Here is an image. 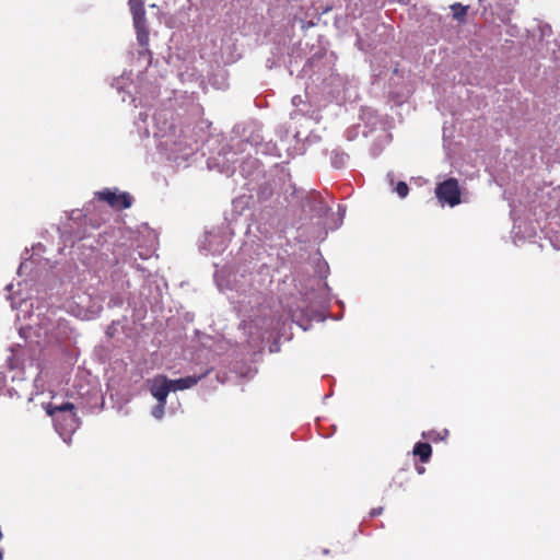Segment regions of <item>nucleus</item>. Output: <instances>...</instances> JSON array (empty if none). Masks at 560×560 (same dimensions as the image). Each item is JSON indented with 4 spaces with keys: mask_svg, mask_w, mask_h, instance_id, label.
<instances>
[{
    "mask_svg": "<svg viewBox=\"0 0 560 560\" xmlns=\"http://www.w3.org/2000/svg\"><path fill=\"white\" fill-rule=\"evenodd\" d=\"M142 233H145V246L142 247L139 244L137 255L139 258L145 260L149 259L152 256L153 252L155 250L158 237L155 232L150 230L148 226H144Z\"/></svg>",
    "mask_w": 560,
    "mask_h": 560,
    "instance_id": "nucleus-17",
    "label": "nucleus"
},
{
    "mask_svg": "<svg viewBox=\"0 0 560 560\" xmlns=\"http://www.w3.org/2000/svg\"><path fill=\"white\" fill-rule=\"evenodd\" d=\"M229 240L224 229L212 230L200 241L199 248L212 255L221 254L226 248Z\"/></svg>",
    "mask_w": 560,
    "mask_h": 560,
    "instance_id": "nucleus-11",
    "label": "nucleus"
},
{
    "mask_svg": "<svg viewBox=\"0 0 560 560\" xmlns=\"http://www.w3.org/2000/svg\"><path fill=\"white\" fill-rule=\"evenodd\" d=\"M328 272V265L326 262H323L318 266V277L319 279L316 280L318 290H311V291H303L301 292L302 299H301V305L299 304L295 310H290V314L292 319L300 325L304 330L307 329V326L303 325L299 322V319H324L322 308L325 306V304L328 301V292L329 287L326 282L322 283V280L327 277Z\"/></svg>",
    "mask_w": 560,
    "mask_h": 560,
    "instance_id": "nucleus-5",
    "label": "nucleus"
},
{
    "mask_svg": "<svg viewBox=\"0 0 560 560\" xmlns=\"http://www.w3.org/2000/svg\"><path fill=\"white\" fill-rule=\"evenodd\" d=\"M292 105L295 109L291 113L290 118L296 122L305 121L318 124L320 115L317 108L306 103L301 95L292 97Z\"/></svg>",
    "mask_w": 560,
    "mask_h": 560,
    "instance_id": "nucleus-12",
    "label": "nucleus"
},
{
    "mask_svg": "<svg viewBox=\"0 0 560 560\" xmlns=\"http://www.w3.org/2000/svg\"><path fill=\"white\" fill-rule=\"evenodd\" d=\"M11 354L7 359L8 373L0 372V395H7L10 398H21L30 389V384L25 381L24 374L26 365L21 361L20 352L22 347L16 345L12 347Z\"/></svg>",
    "mask_w": 560,
    "mask_h": 560,
    "instance_id": "nucleus-7",
    "label": "nucleus"
},
{
    "mask_svg": "<svg viewBox=\"0 0 560 560\" xmlns=\"http://www.w3.org/2000/svg\"><path fill=\"white\" fill-rule=\"evenodd\" d=\"M435 196L442 205L457 206L460 202V190L457 179L448 178L440 183L435 188Z\"/></svg>",
    "mask_w": 560,
    "mask_h": 560,
    "instance_id": "nucleus-13",
    "label": "nucleus"
},
{
    "mask_svg": "<svg viewBox=\"0 0 560 560\" xmlns=\"http://www.w3.org/2000/svg\"><path fill=\"white\" fill-rule=\"evenodd\" d=\"M12 288H13V285H12V284H8V285H7V290H8V291H11V290H12Z\"/></svg>",
    "mask_w": 560,
    "mask_h": 560,
    "instance_id": "nucleus-36",
    "label": "nucleus"
},
{
    "mask_svg": "<svg viewBox=\"0 0 560 560\" xmlns=\"http://www.w3.org/2000/svg\"><path fill=\"white\" fill-rule=\"evenodd\" d=\"M400 2H408V0H399Z\"/></svg>",
    "mask_w": 560,
    "mask_h": 560,
    "instance_id": "nucleus-41",
    "label": "nucleus"
},
{
    "mask_svg": "<svg viewBox=\"0 0 560 560\" xmlns=\"http://www.w3.org/2000/svg\"><path fill=\"white\" fill-rule=\"evenodd\" d=\"M112 278V292L109 306H119L122 304L124 298L122 293L129 287V281L126 278V273H124L118 267L115 268L110 275Z\"/></svg>",
    "mask_w": 560,
    "mask_h": 560,
    "instance_id": "nucleus-15",
    "label": "nucleus"
},
{
    "mask_svg": "<svg viewBox=\"0 0 560 560\" xmlns=\"http://www.w3.org/2000/svg\"><path fill=\"white\" fill-rule=\"evenodd\" d=\"M114 255L116 258V265H129L130 267L144 272V268L137 264V257L135 256L133 250L122 248V246H117V248L114 250Z\"/></svg>",
    "mask_w": 560,
    "mask_h": 560,
    "instance_id": "nucleus-18",
    "label": "nucleus"
},
{
    "mask_svg": "<svg viewBox=\"0 0 560 560\" xmlns=\"http://www.w3.org/2000/svg\"><path fill=\"white\" fill-rule=\"evenodd\" d=\"M300 22H301V27H302L303 30L308 28V27H312V26H314V25H315V22H314L313 20L307 21V22H305L304 20H300Z\"/></svg>",
    "mask_w": 560,
    "mask_h": 560,
    "instance_id": "nucleus-27",
    "label": "nucleus"
},
{
    "mask_svg": "<svg viewBox=\"0 0 560 560\" xmlns=\"http://www.w3.org/2000/svg\"><path fill=\"white\" fill-rule=\"evenodd\" d=\"M98 200L105 201L116 210L130 208L132 205V197L130 194L120 191L118 188L104 189L95 194Z\"/></svg>",
    "mask_w": 560,
    "mask_h": 560,
    "instance_id": "nucleus-14",
    "label": "nucleus"
},
{
    "mask_svg": "<svg viewBox=\"0 0 560 560\" xmlns=\"http://www.w3.org/2000/svg\"><path fill=\"white\" fill-rule=\"evenodd\" d=\"M48 416L52 418L56 432L66 444L71 443L72 434L80 427V419L74 412V405L72 402H62L60 405L42 402Z\"/></svg>",
    "mask_w": 560,
    "mask_h": 560,
    "instance_id": "nucleus-8",
    "label": "nucleus"
},
{
    "mask_svg": "<svg viewBox=\"0 0 560 560\" xmlns=\"http://www.w3.org/2000/svg\"><path fill=\"white\" fill-rule=\"evenodd\" d=\"M33 395H34V393H31V396L28 397V401H32L34 399Z\"/></svg>",
    "mask_w": 560,
    "mask_h": 560,
    "instance_id": "nucleus-37",
    "label": "nucleus"
},
{
    "mask_svg": "<svg viewBox=\"0 0 560 560\" xmlns=\"http://www.w3.org/2000/svg\"><path fill=\"white\" fill-rule=\"evenodd\" d=\"M131 73L124 72L114 78L112 88L121 95V101L130 103L139 101L141 110L135 120V127L140 137L148 138L151 135L156 140L160 152L176 166H187L188 160L195 154L196 141L187 133V130L175 122L172 104L156 102L158 88L143 78L135 83Z\"/></svg>",
    "mask_w": 560,
    "mask_h": 560,
    "instance_id": "nucleus-1",
    "label": "nucleus"
},
{
    "mask_svg": "<svg viewBox=\"0 0 560 560\" xmlns=\"http://www.w3.org/2000/svg\"><path fill=\"white\" fill-rule=\"evenodd\" d=\"M338 210L341 213V215L345 214V208H342L340 205L338 206Z\"/></svg>",
    "mask_w": 560,
    "mask_h": 560,
    "instance_id": "nucleus-32",
    "label": "nucleus"
},
{
    "mask_svg": "<svg viewBox=\"0 0 560 560\" xmlns=\"http://www.w3.org/2000/svg\"><path fill=\"white\" fill-rule=\"evenodd\" d=\"M493 0H479L480 5L483 7V11L486 12L488 10V7H492Z\"/></svg>",
    "mask_w": 560,
    "mask_h": 560,
    "instance_id": "nucleus-28",
    "label": "nucleus"
},
{
    "mask_svg": "<svg viewBox=\"0 0 560 560\" xmlns=\"http://www.w3.org/2000/svg\"><path fill=\"white\" fill-rule=\"evenodd\" d=\"M209 373L210 370H207L200 375H189L177 380H171L163 374H158L149 380L150 393L156 399V405L151 410L152 417L156 420L163 419L166 399L171 392L189 389Z\"/></svg>",
    "mask_w": 560,
    "mask_h": 560,
    "instance_id": "nucleus-6",
    "label": "nucleus"
},
{
    "mask_svg": "<svg viewBox=\"0 0 560 560\" xmlns=\"http://www.w3.org/2000/svg\"><path fill=\"white\" fill-rule=\"evenodd\" d=\"M358 45H359L360 49H362V46H361L362 45V39L360 37L358 38Z\"/></svg>",
    "mask_w": 560,
    "mask_h": 560,
    "instance_id": "nucleus-34",
    "label": "nucleus"
},
{
    "mask_svg": "<svg viewBox=\"0 0 560 560\" xmlns=\"http://www.w3.org/2000/svg\"><path fill=\"white\" fill-rule=\"evenodd\" d=\"M322 57L315 55L308 59L302 68V77H312L315 72V68H318Z\"/></svg>",
    "mask_w": 560,
    "mask_h": 560,
    "instance_id": "nucleus-22",
    "label": "nucleus"
},
{
    "mask_svg": "<svg viewBox=\"0 0 560 560\" xmlns=\"http://www.w3.org/2000/svg\"><path fill=\"white\" fill-rule=\"evenodd\" d=\"M382 512H383V508L382 506L375 508V509L371 510L370 516L371 517L378 516V515L382 514Z\"/></svg>",
    "mask_w": 560,
    "mask_h": 560,
    "instance_id": "nucleus-29",
    "label": "nucleus"
},
{
    "mask_svg": "<svg viewBox=\"0 0 560 560\" xmlns=\"http://www.w3.org/2000/svg\"><path fill=\"white\" fill-rule=\"evenodd\" d=\"M269 278V268L265 264L257 267L256 275L241 268L234 272L229 271L228 275L224 270L214 273V280L220 291L225 293L234 291L236 293V295L228 294V298L232 303L238 305V312L242 316H247L242 320V329L246 336L245 342L252 349L258 348L262 343L266 332L273 327L272 320L266 317L265 312H262L264 317L261 318L247 315L249 311H254L256 306L261 305L264 301L261 289Z\"/></svg>",
    "mask_w": 560,
    "mask_h": 560,
    "instance_id": "nucleus-2",
    "label": "nucleus"
},
{
    "mask_svg": "<svg viewBox=\"0 0 560 560\" xmlns=\"http://www.w3.org/2000/svg\"><path fill=\"white\" fill-rule=\"evenodd\" d=\"M210 2H213L214 4L220 5L221 2H224L223 7L228 4V2L231 3L232 9L243 8V1L244 0H209Z\"/></svg>",
    "mask_w": 560,
    "mask_h": 560,
    "instance_id": "nucleus-25",
    "label": "nucleus"
},
{
    "mask_svg": "<svg viewBox=\"0 0 560 560\" xmlns=\"http://www.w3.org/2000/svg\"><path fill=\"white\" fill-rule=\"evenodd\" d=\"M248 191H256L259 200H268L273 195V184L267 177L265 170L257 159H245L240 164Z\"/></svg>",
    "mask_w": 560,
    "mask_h": 560,
    "instance_id": "nucleus-9",
    "label": "nucleus"
},
{
    "mask_svg": "<svg viewBox=\"0 0 560 560\" xmlns=\"http://www.w3.org/2000/svg\"><path fill=\"white\" fill-rule=\"evenodd\" d=\"M349 160V155L340 150H334L330 156V163L335 168H342Z\"/></svg>",
    "mask_w": 560,
    "mask_h": 560,
    "instance_id": "nucleus-21",
    "label": "nucleus"
},
{
    "mask_svg": "<svg viewBox=\"0 0 560 560\" xmlns=\"http://www.w3.org/2000/svg\"><path fill=\"white\" fill-rule=\"evenodd\" d=\"M451 8L453 11V16L458 21L463 20L464 16L467 14V7H464L459 3H455Z\"/></svg>",
    "mask_w": 560,
    "mask_h": 560,
    "instance_id": "nucleus-24",
    "label": "nucleus"
},
{
    "mask_svg": "<svg viewBox=\"0 0 560 560\" xmlns=\"http://www.w3.org/2000/svg\"><path fill=\"white\" fill-rule=\"evenodd\" d=\"M303 203V208H308V211L317 217L325 215L329 210L330 207L323 201L322 197L317 192H312L310 195H306L305 197H301Z\"/></svg>",
    "mask_w": 560,
    "mask_h": 560,
    "instance_id": "nucleus-16",
    "label": "nucleus"
},
{
    "mask_svg": "<svg viewBox=\"0 0 560 560\" xmlns=\"http://www.w3.org/2000/svg\"><path fill=\"white\" fill-rule=\"evenodd\" d=\"M197 74H198V68L195 65H192L191 67L185 66V69H184V66L179 67V77L182 78V80H185V78L190 80V79L197 77Z\"/></svg>",
    "mask_w": 560,
    "mask_h": 560,
    "instance_id": "nucleus-23",
    "label": "nucleus"
},
{
    "mask_svg": "<svg viewBox=\"0 0 560 560\" xmlns=\"http://www.w3.org/2000/svg\"><path fill=\"white\" fill-rule=\"evenodd\" d=\"M413 454L416 456H419V458L422 463H427V462H429V459L431 457L432 447L429 443L418 442L413 446Z\"/></svg>",
    "mask_w": 560,
    "mask_h": 560,
    "instance_id": "nucleus-19",
    "label": "nucleus"
},
{
    "mask_svg": "<svg viewBox=\"0 0 560 560\" xmlns=\"http://www.w3.org/2000/svg\"><path fill=\"white\" fill-rule=\"evenodd\" d=\"M93 243H94V240H91V237H83L81 238L80 241V244L78 245V248H81V247H91L92 248V253H94V247H93Z\"/></svg>",
    "mask_w": 560,
    "mask_h": 560,
    "instance_id": "nucleus-26",
    "label": "nucleus"
},
{
    "mask_svg": "<svg viewBox=\"0 0 560 560\" xmlns=\"http://www.w3.org/2000/svg\"><path fill=\"white\" fill-rule=\"evenodd\" d=\"M26 267H27V264H26V262H22V264L20 265V267H19V273H21V272H22V270H23L24 268H26Z\"/></svg>",
    "mask_w": 560,
    "mask_h": 560,
    "instance_id": "nucleus-31",
    "label": "nucleus"
},
{
    "mask_svg": "<svg viewBox=\"0 0 560 560\" xmlns=\"http://www.w3.org/2000/svg\"><path fill=\"white\" fill-rule=\"evenodd\" d=\"M130 10L133 18V25L137 32V40L141 50L140 56L149 55V31L145 23V12L141 0H129Z\"/></svg>",
    "mask_w": 560,
    "mask_h": 560,
    "instance_id": "nucleus-10",
    "label": "nucleus"
},
{
    "mask_svg": "<svg viewBox=\"0 0 560 560\" xmlns=\"http://www.w3.org/2000/svg\"><path fill=\"white\" fill-rule=\"evenodd\" d=\"M417 469H418V472H419V474H422V472L424 471V468H423V467H418Z\"/></svg>",
    "mask_w": 560,
    "mask_h": 560,
    "instance_id": "nucleus-35",
    "label": "nucleus"
},
{
    "mask_svg": "<svg viewBox=\"0 0 560 560\" xmlns=\"http://www.w3.org/2000/svg\"><path fill=\"white\" fill-rule=\"evenodd\" d=\"M39 382H40V378H39V377H36V378L34 380V383H33V387L36 389V393H35L36 395L39 393V392H38V390H39Z\"/></svg>",
    "mask_w": 560,
    "mask_h": 560,
    "instance_id": "nucleus-30",
    "label": "nucleus"
},
{
    "mask_svg": "<svg viewBox=\"0 0 560 560\" xmlns=\"http://www.w3.org/2000/svg\"><path fill=\"white\" fill-rule=\"evenodd\" d=\"M552 245H553V247H555L556 249H560V245H557V244H555V243H552Z\"/></svg>",
    "mask_w": 560,
    "mask_h": 560,
    "instance_id": "nucleus-38",
    "label": "nucleus"
},
{
    "mask_svg": "<svg viewBox=\"0 0 560 560\" xmlns=\"http://www.w3.org/2000/svg\"><path fill=\"white\" fill-rule=\"evenodd\" d=\"M230 21H231L232 23H235V19H234L233 16L230 19Z\"/></svg>",
    "mask_w": 560,
    "mask_h": 560,
    "instance_id": "nucleus-39",
    "label": "nucleus"
},
{
    "mask_svg": "<svg viewBox=\"0 0 560 560\" xmlns=\"http://www.w3.org/2000/svg\"><path fill=\"white\" fill-rule=\"evenodd\" d=\"M11 300L12 308L19 310L18 318H21V313H24V318L28 314L30 323L24 327L19 328L21 337H25L26 330H32L38 338H44L47 342L58 341L65 334L66 324L60 317H57V311L55 308L37 305L36 310L30 312L33 308V302L28 299H20L19 305L12 295H9Z\"/></svg>",
    "mask_w": 560,
    "mask_h": 560,
    "instance_id": "nucleus-4",
    "label": "nucleus"
},
{
    "mask_svg": "<svg viewBox=\"0 0 560 560\" xmlns=\"http://www.w3.org/2000/svg\"><path fill=\"white\" fill-rule=\"evenodd\" d=\"M394 177H395V175L393 172L387 173L386 179H387L388 184L393 187V190L400 198H406L409 192L408 185L405 182H398L397 185L394 187Z\"/></svg>",
    "mask_w": 560,
    "mask_h": 560,
    "instance_id": "nucleus-20",
    "label": "nucleus"
},
{
    "mask_svg": "<svg viewBox=\"0 0 560 560\" xmlns=\"http://www.w3.org/2000/svg\"><path fill=\"white\" fill-rule=\"evenodd\" d=\"M348 140H352V137L348 133L347 135Z\"/></svg>",
    "mask_w": 560,
    "mask_h": 560,
    "instance_id": "nucleus-40",
    "label": "nucleus"
},
{
    "mask_svg": "<svg viewBox=\"0 0 560 560\" xmlns=\"http://www.w3.org/2000/svg\"><path fill=\"white\" fill-rule=\"evenodd\" d=\"M234 136L231 137L229 143L224 144L218 158L212 159L214 166L228 176L233 175L236 170V163H242L244 158L241 154H246V159H253L252 153H260L265 155L281 156V150L289 148L284 144L282 133L278 131L281 145L272 140L265 141L260 128L255 125H247L243 127L242 135H238V128L233 130Z\"/></svg>",
    "mask_w": 560,
    "mask_h": 560,
    "instance_id": "nucleus-3",
    "label": "nucleus"
},
{
    "mask_svg": "<svg viewBox=\"0 0 560 560\" xmlns=\"http://www.w3.org/2000/svg\"><path fill=\"white\" fill-rule=\"evenodd\" d=\"M300 131H296L295 135H294V138L299 141L300 140Z\"/></svg>",
    "mask_w": 560,
    "mask_h": 560,
    "instance_id": "nucleus-33",
    "label": "nucleus"
}]
</instances>
